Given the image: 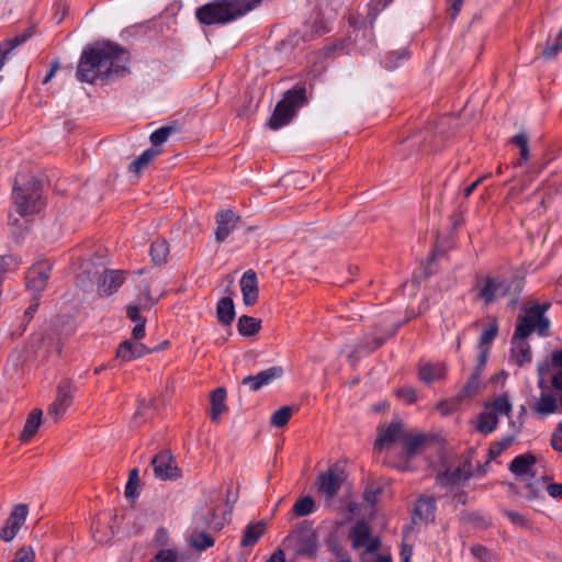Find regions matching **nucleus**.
Masks as SVG:
<instances>
[{"instance_id":"16","label":"nucleus","mask_w":562,"mask_h":562,"mask_svg":"<svg viewBox=\"0 0 562 562\" xmlns=\"http://www.w3.org/2000/svg\"><path fill=\"white\" fill-rule=\"evenodd\" d=\"M52 267L47 262H38L29 269L26 274V286L35 292L43 291L48 282Z\"/></svg>"},{"instance_id":"2","label":"nucleus","mask_w":562,"mask_h":562,"mask_svg":"<svg viewBox=\"0 0 562 562\" xmlns=\"http://www.w3.org/2000/svg\"><path fill=\"white\" fill-rule=\"evenodd\" d=\"M261 0H213L200 7L195 16L205 25L225 24L246 14L260 3Z\"/></svg>"},{"instance_id":"30","label":"nucleus","mask_w":562,"mask_h":562,"mask_svg":"<svg viewBox=\"0 0 562 562\" xmlns=\"http://www.w3.org/2000/svg\"><path fill=\"white\" fill-rule=\"evenodd\" d=\"M518 340V342H515L513 339L514 347L512 348V358L518 366H524L531 361V349L529 344L524 341V339Z\"/></svg>"},{"instance_id":"6","label":"nucleus","mask_w":562,"mask_h":562,"mask_svg":"<svg viewBox=\"0 0 562 562\" xmlns=\"http://www.w3.org/2000/svg\"><path fill=\"white\" fill-rule=\"evenodd\" d=\"M283 546L293 549L297 554L313 557L317 550L316 532L310 522L302 521L284 539Z\"/></svg>"},{"instance_id":"43","label":"nucleus","mask_w":562,"mask_h":562,"mask_svg":"<svg viewBox=\"0 0 562 562\" xmlns=\"http://www.w3.org/2000/svg\"><path fill=\"white\" fill-rule=\"evenodd\" d=\"M514 442V437H505L499 441H495L491 445L488 449V457L491 459H496L501 456L507 448L512 446Z\"/></svg>"},{"instance_id":"5","label":"nucleus","mask_w":562,"mask_h":562,"mask_svg":"<svg viewBox=\"0 0 562 562\" xmlns=\"http://www.w3.org/2000/svg\"><path fill=\"white\" fill-rule=\"evenodd\" d=\"M512 408L513 406L507 394L495 397L492 402L484 405L483 411L477 417L475 429L483 435L493 432L497 427L498 416H509Z\"/></svg>"},{"instance_id":"28","label":"nucleus","mask_w":562,"mask_h":562,"mask_svg":"<svg viewBox=\"0 0 562 562\" xmlns=\"http://www.w3.org/2000/svg\"><path fill=\"white\" fill-rule=\"evenodd\" d=\"M535 329V318L531 306L526 311L524 316L518 317L513 339H526Z\"/></svg>"},{"instance_id":"54","label":"nucleus","mask_w":562,"mask_h":562,"mask_svg":"<svg viewBox=\"0 0 562 562\" xmlns=\"http://www.w3.org/2000/svg\"><path fill=\"white\" fill-rule=\"evenodd\" d=\"M396 57L397 59H405L407 57L406 52L402 53H390L385 58V67L387 69H393L397 66L395 61H393V58Z\"/></svg>"},{"instance_id":"31","label":"nucleus","mask_w":562,"mask_h":562,"mask_svg":"<svg viewBox=\"0 0 562 562\" xmlns=\"http://www.w3.org/2000/svg\"><path fill=\"white\" fill-rule=\"evenodd\" d=\"M217 318L223 325H229L235 317L234 303L231 297H223L217 303Z\"/></svg>"},{"instance_id":"12","label":"nucleus","mask_w":562,"mask_h":562,"mask_svg":"<svg viewBox=\"0 0 562 562\" xmlns=\"http://www.w3.org/2000/svg\"><path fill=\"white\" fill-rule=\"evenodd\" d=\"M353 549L364 548L366 553H374L380 548V540L373 538L370 526L364 521H357L349 533Z\"/></svg>"},{"instance_id":"64","label":"nucleus","mask_w":562,"mask_h":562,"mask_svg":"<svg viewBox=\"0 0 562 562\" xmlns=\"http://www.w3.org/2000/svg\"><path fill=\"white\" fill-rule=\"evenodd\" d=\"M552 385L557 390H562V371H559L557 374L552 378Z\"/></svg>"},{"instance_id":"15","label":"nucleus","mask_w":562,"mask_h":562,"mask_svg":"<svg viewBox=\"0 0 562 562\" xmlns=\"http://www.w3.org/2000/svg\"><path fill=\"white\" fill-rule=\"evenodd\" d=\"M151 467L156 477L160 480H172L180 476V471L175 463L173 457L167 450L160 451L153 458Z\"/></svg>"},{"instance_id":"63","label":"nucleus","mask_w":562,"mask_h":562,"mask_svg":"<svg viewBox=\"0 0 562 562\" xmlns=\"http://www.w3.org/2000/svg\"><path fill=\"white\" fill-rule=\"evenodd\" d=\"M58 68H59V64H58V61H53V63L50 64V70H49V72L46 75V77L44 78L43 83H47V82H48V81L54 77V75L56 74V71L58 70Z\"/></svg>"},{"instance_id":"62","label":"nucleus","mask_w":562,"mask_h":562,"mask_svg":"<svg viewBox=\"0 0 562 562\" xmlns=\"http://www.w3.org/2000/svg\"><path fill=\"white\" fill-rule=\"evenodd\" d=\"M136 488L137 484H134V482H127L125 486V496L127 498L134 497L136 495Z\"/></svg>"},{"instance_id":"22","label":"nucleus","mask_w":562,"mask_h":562,"mask_svg":"<svg viewBox=\"0 0 562 562\" xmlns=\"http://www.w3.org/2000/svg\"><path fill=\"white\" fill-rule=\"evenodd\" d=\"M435 514H436V499L432 496L429 495H420L418 499L416 501L415 507H414V516L413 520L416 521V519L424 521V522H430L435 520Z\"/></svg>"},{"instance_id":"24","label":"nucleus","mask_w":562,"mask_h":562,"mask_svg":"<svg viewBox=\"0 0 562 562\" xmlns=\"http://www.w3.org/2000/svg\"><path fill=\"white\" fill-rule=\"evenodd\" d=\"M446 374L447 369L445 363H420L418 367L419 380L427 384L443 380Z\"/></svg>"},{"instance_id":"55","label":"nucleus","mask_w":562,"mask_h":562,"mask_svg":"<svg viewBox=\"0 0 562 562\" xmlns=\"http://www.w3.org/2000/svg\"><path fill=\"white\" fill-rule=\"evenodd\" d=\"M145 324L146 321H140L139 323H136L132 330V337L135 341H138L139 339L145 337Z\"/></svg>"},{"instance_id":"26","label":"nucleus","mask_w":562,"mask_h":562,"mask_svg":"<svg viewBox=\"0 0 562 562\" xmlns=\"http://www.w3.org/2000/svg\"><path fill=\"white\" fill-rule=\"evenodd\" d=\"M43 412L40 408H34L25 420L23 430L20 435V441L23 443L29 442L37 432L42 424Z\"/></svg>"},{"instance_id":"56","label":"nucleus","mask_w":562,"mask_h":562,"mask_svg":"<svg viewBox=\"0 0 562 562\" xmlns=\"http://www.w3.org/2000/svg\"><path fill=\"white\" fill-rule=\"evenodd\" d=\"M547 491L551 497L562 498V483H552L547 486Z\"/></svg>"},{"instance_id":"40","label":"nucleus","mask_w":562,"mask_h":562,"mask_svg":"<svg viewBox=\"0 0 562 562\" xmlns=\"http://www.w3.org/2000/svg\"><path fill=\"white\" fill-rule=\"evenodd\" d=\"M292 413L293 411L290 406L280 407L272 414L271 424L278 428L285 426L291 418Z\"/></svg>"},{"instance_id":"44","label":"nucleus","mask_w":562,"mask_h":562,"mask_svg":"<svg viewBox=\"0 0 562 562\" xmlns=\"http://www.w3.org/2000/svg\"><path fill=\"white\" fill-rule=\"evenodd\" d=\"M480 389V382L475 381V379L469 378L468 382L460 390L457 401L461 402L464 398L471 397L477 393Z\"/></svg>"},{"instance_id":"46","label":"nucleus","mask_w":562,"mask_h":562,"mask_svg":"<svg viewBox=\"0 0 562 562\" xmlns=\"http://www.w3.org/2000/svg\"><path fill=\"white\" fill-rule=\"evenodd\" d=\"M498 333V325L496 319H493L488 326L480 336V345H490L496 338Z\"/></svg>"},{"instance_id":"11","label":"nucleus","mask_w":562,"mask_h":562,"mask_svg":"<svg viewBox=\"0 0 562 562\" xmlns=\"http://www.w3.org/2000/svg\"><path fill=\"white\" fill-rule=\"evenodd\" d=\"M76 387L69 380H63L57 386L55 401L48 406L47 415L53 418L54 423H58L67 409L71 406Z\"/></svg>"},{"instance_id":"7","label":"nucleus","mask_w":562,"mask_h":562,"mask_svg":"<svg viewBox=\"0 0 562 562\" xmlns=\"http://www.w3.org/2000/svg\"><path fill=\"white\" fill-rule=\"evenodd\" d=\"M195 531L190 535L189 543L199 551L205 550L214 544V539L199 529L210 528L218 530L223 524L216 520V513L213 508H207L205 513H196L194 516Z\"/></svg>"},{"instance_id":"48","label":"nucleus","mask_w":562,"mask_h":562,"mask_svg":"<svg viewBox=\"0 0 562 562\" xmlns=\"http://www.w3.org/2000/svg\"><path fill=\"white\" fill-rule=\"evenodd\" d=\"M397 397L407 404H413L417 400L416 390L412 386H403L396 391Z\"/></svg>"},{"instance_id":"61","label":"nucleus","mask_w":562,"mask_h":562,"mask_svg":"<svg viewBox=\"0 0 562 562\" xmlns=\"http://www.w3.org/2000/svg\"><path fill=\"white\" fill-rule=\"evenodd\" d=\"M484 364L485 359H482L480 364L471 373L470 378L475 379V381L480 382Z\"/></svg>"},{"instance_id":"57","label":"nucleus","mask_w":562,"mask_h":562,"mask_svg":"<svg viewBox=\"0 0 562 562\" xmlns=\"http://www.w3.org/2000/svg\"><path fill=\"white\" fill-rule=\"evenodd\" d=\"M490 175H485L483 177H480L477 180H475L474 182H472L470 186H468L464 191H463V194L465 198H469L473 192L474 190L482 183V181L484 179H486Z\"/></svg>"},{"instance_id":"21","label":"nucleus","mask_w":562,"mask_h":562,"mask_svg":"<svg viewBox=\"0 0 562 562\" xmlns=\"http://www.w3.org/2000/svg\"><path fill=\"white\" fill-rule=\"evenodd\" d=\"M238 216L231 210L220 211L216 215L215 238L223 241L236 227Z\"/></svg>"},{"instance_id":"38","label":"nucleus","mask_w":562,"mask_h":562,"mask_svg":"<svg viewBox=\"0 0 562 562\" xmlns=\"http://www.w3.org/2000/svg\"><path fill=\"white\" fill-rule=\"evenodd\" d=\"M315 510V502L311 496H304L297 499L293 507L292 513L296 517H304L312 514Z\"/></svg>"},{"instance_id":"1","label":"nucleus","mask_w":562,"mask_h":562,"mask_svg":"<svg viewBox=\"0 0 562 562\" xmlns=\"http://www.w3.org/2000/svg\"><path fill=\"white\" fill-rule=\"evenodd\" d=\"M126 53L117 45L105 43L86 48L80 57L78 80L93 83L97 79L120 76L125 70Z\"/></svg>"},{"instance_id":"33","label":"nucleus","mask_w":562,"mask_h":562,"mask_svg":"<svg viewBox=\"0 0 562 562\" xmlns=\"http://www.w3.org/2000/svg\"><path fill=\"white\" fill-rule=\"evenodd\" d=\"M160 154L159 149L150 148L145 150L142 155H139L134 161L130 164V171L138 175L143 169H145L150 161H153Z\"/></svg>"},{"instance_id":"27","label":"nucleus","mask_w":562,"mask_h":562,"mask_svg":"<svg viewBox=\"0 0 562 562\" xmlns=\"http://www.w3.org/2000/svg\"><path fill=\"white\" fill-rule=\"evenodd\" d=\"M469 476V472L463 471L461 468H456L451 471L447 470L446 472L438 474L436 480L441 486L453 487L465 482Z\"/></svg>"},{"instance_id":"58","label":"nucleus","mask_w":562,"mask_h":562,"mask_svg":"<svg viewBox=\"0 0 562 562\" xmlns=\"http://www.w3.org/2000/svg\"><path fill=\"white\" fill-rule=\"evenodd\" d=\"M471 552L474 557L481 559V560H485L487 554H488V551L485 547L483 546H480V544H476V546H473L471 548Z\"/></svg>"},{"instance_id":"45","label":"nucleus","mask_w":562,"mask_h":562,"mask_svg":"<svg viewBox=\"0 0 562 562\" xmlns=\"http://www.w3.org/2000/svg\"><path fill=\"white\" fill-rule=\"evenodd\" d=\"M35 552L31 546H23L16 550L12 562H34Z\"/></svg>"},{"instance_id":"34","label":"nucleus","mask_w":562,"mask_h":562,"mask_svg":"<svg viewBox=\"0 0 562 562\" xmlns=\"http://www.w3.org/2000/svg\"><path fill=\"white\" fill-rule=\"evenodd\" d=\"M548 307H549L548 304H544V305L535 304V305H532V314H533V318H535V328L538 330L539 335H546L548 329H549V326H550L549 319L546 318L544 315H543Z\"/></svg>"},{"instance_id":"50","label":"nucleus","mask_w":562,"mask_h":562,"mask_svg":"<svg viewBox=\"0 0 562 562\" xmlns=\"http://www.w3.org/2000/svg\"><path fill=\"white\" fill-rule=\"evenodd\" d=\"M504 515L512 521V524L520 526V527H528V520L522 516L521 514L514 512V510H505Z\"/></svg>"},{"instance_id":"51","label":"nucleus","mask_w":562,"mask_h":562,"mask_svg":"<svg viewBox=\"0 0 562 562\" xmlns=\"http://www.w3.org/2000/svg\"><path fill=\"white\" fill-rule=\"evenodd\" d=\"M142 305L140 304H131L126 308L127 317L135 323H139L140 321H146L139 313Z\"/></svg>"},{"instance_id":"8","label":"nucleus","mask_w":562,"mask_h":562,"mask_svg":"<svg viewBox=\"0 0 562 562\" xmlns=\"http://www.w3.org/2000/svg\"><path fill=\"white\" fill-rule=\"evenodd\" d=\"M515 285L516 293L513 295L512 305L514 306L518 300V293L521 290L520 281L508 282L505 279L486 277L482 285L479 288L477 297L482 299L485 304L503 297L509 293L512 285Z\"/></svg>"},{"instance_id":"32","label":"nucleus","mask_w":562,"mask_h":562,"mask_svg":"<svg viewBox=\"0 0 562 562\" xmlns=\"http://www.w3.org/2000/svg\"><path fill=\"white\" fill-rule=\"evenodd\" d=\"M263 531L265 524L261 521L248 525L244 531L240 544L243 547L254 546L260 539Z\"/></svg>"},{"instance_id":"37","label":"nucleus","mask_w":562,"mask_h":562,"mask_svg":"<svg viewBox=\"0 0 562 562\" xmlns=\"http://www.w3.org/2000/svg\"><path fill=\"white\" fill-rule=\"evenodd\" d=\"M261 322L255 317L243 315L238 319V331L243 336H251L259 331Z\"/></svg>"},{"instance_id":"29","label":"nucleus","mask_w":562,"mask_h":562,"mask_svg":"<svg viewBox=\"0 0 562 562\" xmlns=\"http://www.w3.org/2000/svg\"><path fill=\"white\" fill-rule=\"evenodd\" d=\"M226 391L223 387H217L211 393V420L217 423L223 413L227 411L225 404Z\"/></svg>"},{"instance_id":"60","label":"nucleus","mask_w":562,"mask_h":562,"mask_svg":"<svg viewBox=\"0 0 562 562\" xmlns=\"http://www.w3.org/2000/svg\"><path fill=\"white\" fill-rule=\"evenodd\" d=\"M413 554V549L411 546L403 544L401 550V558L403 562H409Z\"/></svg>"},{"instance_id":"9","label":"nucleus","mask_w":562,"mask_h":562,"mask_svg":"<svg viewBox=\"0 0 562 562\" xmlns=\"http://www.w3.org/2000/svg\"><path fill=\"white\" fill-rule=\"evenodd\" d=\"M406 427L400 419H394L387 425H381L376 429V438L374 440V451L390 452L396 443H403Z\"/></svg>"},{"instance_id":"39","label":"nucleus","mask_w":562,"mask_h":562,"mask_svg":"<svg viewBox=\"0 0 562 562\" xmlns=\"http://www.w3.org/2000/svg\"><path fill=\"white\" fill-rule=\"evenodd\" d=\"M551 367L562 368V346L561 349L551 352L549 361H544L538 364V373L541 376V381L549 372Z\"/></svg>"},{"instance_id":"10","label":"nucleus","mask_w":562,"mask_h":562,"mask_svg":"<svg viewBox=\"0 0 562 562\" xmlns=\"http://www.w3.org/2000/svg\"><path fill=\"white\" fill-rule=\"evenodd\" d=\"M536 457L531 453H525L516 457L509 464V471L521 481L526 482V497L533 499L538 496L539 490L530 483V479L535 475Z\"/></svg>"},{"instance_id":"14","label":"nucleus","mask_w":562,"mask_h":562,"mask_svg":"<svg viewBox=\"0 0 562 562\" xmlns=\"http://www.w3.org/2000/svg\"><path fill=\"white\" fill-rule=\"evenodd\" d=\"M27 514L29 509L26 505H15L5 520L4 526L0 529V539L4 542L12 541L24 525Z\"/></svg>"},{"instance_id":"36","label":"nucleus","mask_w":562,"mask_h":562,"mask_svg":"<svg viewBox=\"0 0 562 562\" xmlns=\"http://www.w3.org/2000/svg\"><path fill=\"white\" fill-rule=\"evenodd\" d=\"M533 409L541 416L553 414L558 409L557 400L552 395L542 394L537 401Z\"/></svg>"},{"instance_id":"19","label":"nucleus","mask_w":562,"mask_h":562,"mask_svg":"<svg viewBox=\"0 0 562 562\" xmlns=\"http://www.w3.org/2000/svg\"><path fill=\"white\" fill-rule=\"evenodd\" d=\"M282 374V369L278 367H272L267 370L260 371L256 375H247L243 379L241 384L247 386L249 391H258L262 386L268 385L274 379L279 378Z\"/></svg>"},{"instance_id":"23","label":"nucleus","mask_w":562,"mask_h":562,"mask_svg":"<svg viewBox=\"0 0 562 562\" xmlns=\"http://www.w3.org/2000/svg\"><path fill=\"white\" fill-rule=\"evenodd\" d=\"M426 442V435L406 429L402 443L406 458L411 459L412 457L420 453L425 448Z\"/></svg>"},{"instance_id":"42","label":"nucleus","mask_w":562,"mask_h":562,"mask_svg":"<svg viewBox=\"0 0 562 562\" xmlns=\"http://www.w3.org/2000/svg\"><path fill=\"white\" fill-rule=\"evenodd\" d=\"M176 132L172 126H162L150 134V142L156 147L164 144Z\"/></svg>"},{"instance_id":"49","label":"nucleus","mask_w":562,"mask_h":562,"mask_svg":"<svg viewBox=\"0 0 562 562\" xmlns=\"http://www.w3.org/2000/svg\"><path fill=\"white\" fill-rule=\"evenodd\" d=\"M559 50H562V27L554 43L543 50V57L547 59L553 58Z\"/></svg>"},{"instance_id":"3","label":"nucleus","mask_w":562,"mask_h":562,"mask_svg":"<svg viewBox=\"0 0 562 562\" xmlns=\"http://www.w3.org/2000/svg\"><path fill=\"white\" fill-rule=\"evenodd\" d=\"M307 102L306 89L304 87H294L288 90L282 100L276 105V109L268 122V126L277 131L288 125L295 116L297 110Z\"/></svg>"},{"instance_id":"17","label":"nucleus","mask_w":562,"mask_h":562,"mask_svg":"<svg viewBox=\"0 0 562 562\" xmlns=\"http://www.w3.org/2000/svg\"><path fill=\"white\" fill-rule=\"evenodd\" d=\"M125 276L122 270H104L98 280V291L101 296H109L117 291L124 283Z\"/></svg>"},{"instance_id":"20","label":"nucleus","mask_w":562,"mask_h":562,"mask_svg":"<svg viewBox=\"0 0 562 562\" xmlns=\"http://www.w3.org/2000/svg\"><path fill=\"white\" fill-rule=\"evenodd\" d=\"M150 352H153V350L139 341L124 340L119 345L116 349V358L127 362L142 358Z\"/></svg>"},{"instance_id":"4","label":"nucleus","mask_w":562,"mask_h":562,"mask_svg":"<svg viewBox=\"0 0 562 562\" xmlns=\"http://www.w3.org/2000/svg\"><path fill=\"white\" fill-rule=\"evenodd\" d=\"M13 196L16 211L21 215L40 212L44 206L41 183L34 177L25 184L20 183L19 179H16L13 187Z\"/></svg>"},{"instance_id":"41","label":"nucleus","mask_w":562,"mask_h":562,"mask_svg":"<svg viewBox=\"0 0 562 562\" xmlns=\"http://www.w3.org/2000/svg\"><path fill=\"white\" fill-rule=\"evenodd\" d=\"M150 562H184V559L177 551L161 549L154 555Z\"/></svg>"},{"instance_id":"35","label":"nucleus","mask_w":562,"mask_h":562,"mask_svg":"<svg viewBox=\"0 0 562 562\" xmlns=\"http://www.w3.org/2000/svg\"><path fill=\"white\" fill-rule=\"evenodd\" d=\"M169 254V245L167 240L157 238L151 243L150 257L156 265H160L166 261Z\"/></svg>"},{"instance_id":"13","label":"nucleus","mask_w":562,"mask_h":562,"mask_svg":"<svg viewBox=\"0 0 562 562\" xmlns=\"http://www.w3.org/2000/svg\"><path fill=\"white\" fill-rule=\"evenodd\" d=\"M345 481L344 471L338 468L318 474L315 481V487L327 498L336 496Z\"/></svg>"},{"instance_id":"52","label":"nucleus","mask_w":562,"mask_h":562,"mask_svg":"<svg viewBox=\"0 0 562 562\" xmlns=\"http://www.w3.org/2000/svg\"><path fill=\"white\" fill-rule=\"evenodd\" d=\"M551 446L557 451H562V422L558 425L551 437Z\"/></svg>"},{"instance_id":"53","label":"nucleus","mask_w":562,"mask_h":562,"mask_svg":"<svg viewBox=\"0 0 562 562\" xmlns=\"http://www.w3.org/2000/svg\"><path fill=\"white\" fill-rule=\"evenodd\" d=\"M168 540H169V535H168L167 529H165V528L157 529L154 540H153L155 546L164 547L168 543Z\"/></svg>"},{"instance_id":"59","label":"nucleus","mask_w":562,"mask_h":562,"mask_svg":"<svg viewBox=\"0 0 562 562\" xmlns=\"http://www.w3.org/2000/svg\"><path fill=\"white\" fill-rule=\"evenodd\" d=\"M512 142L515 143L519 149L522 148L524 146H527L528 145V137L526 134L524 133H520V134H517L515 135L513 138H512Z\"/></svg>"},{"instance_id":"25","label":"nucleus","mask_w":562,"mask_h":562,"mask_svg":"<svg viewBox=\"0 0 562 562\" xmlns=\"http://www.w3.org/2000/svg\"><path fill=\"white\" fill-rule=\"evenodd\" d=\"M32 36V32H24L11 38H7L0 43V70L5 63L10 59L12 52L25 43Z\"/></svg>"},{"instance_id":"18","label":"nucleus","mask_w":562,"mask_h":562,"mask_svg":"<svg viewBox=\"0 0 562 562\" xmlns=\"http://www.w3.org/2000/svg\"><path fill=\"white\" fill-rule=\"evenodd\" d=\"M240 290L245 305L252 306L259 297L258 279L254 270H247L240 278Z\"/></svg>"},{"instance_id":"47","label":"nucleus","mask_w":562,"mask_h":562,"mask_svg":"<svg viewBox=\"0 0 562 562\" xmlns=\"http://www.w3.org/2000/svg\"><path fill=\"white\" fill-rule=\"evenodd\" d=\"M138 300V304H140L144 308H149L156 303V301L151 297L149 284L143 283L140 285V295Z\"/></svg>"}]
</instances>
